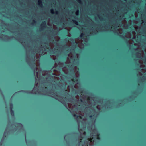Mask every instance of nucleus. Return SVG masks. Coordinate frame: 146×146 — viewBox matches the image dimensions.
<instances>
[{
    "label": "nucleus",
    "mask_w": 146,
    "mask_h": 146,
    "mask_svg": "<svg viewBox=\"0 0 146 146\" xmlns=\"http://www.w3.org/2000/svg\"><path fill=\"white\" fill-rule=\"evenodd\" d=\"M46 21H43L41 24V26L42 27V28H41V29H42L43 28L46 27Z\"/></svg>",
    "instance_id": "obj_1"
},
{
    "label": "nucleus",
    "mask_w": 146,
    "mask_h": 146,
    "mask_svg": "<svg viewBox=\"0 0 146 146\" xmlns=\"http://www.w3.org/2000/svg\"><path fill=\"white\" fill-rule=\"evenodd\" d=\"M38 5L40 7H42L43 6V4L41 0H39L38 1Z\"/></svg>",
    "instance_id": "obj_2"
},
{
    "label": "nucleus",
    "mask_w": 146,
    "mask_h": 146,
    "mask_svg": "<svg viewBox=\"0 0 146 146\" xmlns=\"http://www.w3.org/2000/svg\"><path fill=\"white\" fill-rule=\"evenodd\" d=\"M73 116L74 117H76L77 118H79L80 119H82V117L81 116H77L76 114H74L73 115Z\"/></svg>",
    "instance_id": "obj_3"
},
{
    "label": "nucleus",
    "mask_w": 146,
    "mask_h": 146,
    "mask_svg": "<svg viewBox=\"0 0 146 146\" xmlns=\"http://www.w3.org/2000/svg\"><path fill=\"white\" fill-rule=\"evenodd\" d=\"M13 104L12 103H10V110H13Z\"/></svg>",
    "instance_id": "obj_4"
},
{
    "label": "nucleus",
    "mask_w": 146,
    "mask_h": 146,
    "mask_svg": "<svg viewBox=\"0 0 146 146\" xmlns=\"http://www.w3.org/2000/svg\"><path fill=\"white\" fill-rule=\"evenodd\" d=\"M11 114L12 116H14V111L13 110H10Z\"/></svg>",
    "instance_id": "obj_5"
},
{
    "label": "nucleus",
    "mask_w": 146,
    "mask_h": 146,
    "mask_svg": "<svg viewBox=\"0 0 146 146\" xmlns=\"http://www.w3.org/2000/svg\"><path fill=\"white\" fill-rule=\"evenodd\" d=\"M73 22L76 25H78V21L75 20H73Z\"/></svg>",
    "instance_id": "obj_6"
},
{
    "label": "nucleus",
    "mask_w": 146,
    "mask_h": 146,
    "mask_svg": "<svg viewBox=\"0 0 146 146\" xmlns=\"http://www.w3.org/2000/svg\"><path fill=\"white\" fill-rule=\"evenodd\" d=\"M97 136V139L99 140H100V134H98L96 135Z\"/></svg>",
    "instance_id": "obj_7"
},
{
    "label": "nucleus",
    "mask_w": 146,
    "mask_h": 146,
    "mask_svg": "<svg viewBox=\"0 0 146 146\" xmlns=\"http://www.w3.org/2000/svg\"><path fill=\"white\" fill-rule=\"evenodd\" d=\"M84 34L83 33H82L80 36V38H83V37L84 36Z\"/></svg>",
    "instance_id": "obj_8"
},
{
    "label": "nucleus",
    "mask_w": 146,
    "mask_h": 146,
    "mask_svg": "<svg viewBox=\"0 0 146 146\" xmlns=\"http://www.w3.org/2000/svg\"><path fill=\"white\" fill-rule=\"evenodd\" d=\"M69 40L71 41H74V40L72 38H69Z\"/></svg>",
    "instance_id": "obj_9"
},
{
    "label": "nucleus",
    "mask_w": 146,
    "mask_h": 146,
    "mask_svg": "<svg viewBox=\"0 0 146 146\" xmlns=\"http://www.w3.org/2000/svg\"><path fill=\"white\" fill-rule=\"evenodd\" d=\"M36 23V21L35 20H33V23H32V24H35Z\"/></svg>",
    "instance_id": "obj_10"
},
{
    "label": "nucleus",
    "mask_w": 146,
    "mask_h": 146,
    "mask_svg": "<svg viewBox=\"0 0 146 146\" xmlns=\"http://www.w3.org/2000/svg\"><path fill=\"white\" fill-rule=\"evenodd\" d=\"M51 13L52 14L54 13V10L53 9H51Z\"/></svg>",
    "instance_id": "obj_11"
},
{
    "label": "nucleus",
    "mask_w": 146,
    "mask_h": 146,
    "mask_svg": "<svg viewBox=\"0 0 146 146\" xmlns=\"http://www.w3.org/2000/svg\"><path fill=\"white\" fill-rule=\"evenodd\" d=\"M79 14V11L77 10V11L76 12V14L77 15H78Z\"/></svg>",
    "instance_id": "obj_12"
},
{
    "label": "nucleus",
    "mask_w": 146,
    "mask_h": 146,
    "mask_svg": "<svg viewBox=\"0 0 146 146\" xmlns=\"http://www.w3.org/2000/svg\"><path fill=\"white\" fill-rule=\"evenodd\" d=\"M77 1L80 3H81V0H77Z\"/></svg>",
    "instance_id": "obj_13"
},
{
    "label": "nucleus",
    "mask_w": 146,
    "mask_h": 146,
    "mask_svg": "<svg viewBox=\"0 0 146 146\" xmlns=\"http://www.w3.org/2000/svg\"><path fill=\"white\" fill-rule=\"evenodd\" d=\"M32 61L33 62V65H34L35 64V60L34 59L32 60Z\"/></svg>",
    "instance_id": "obj_14"
},
{
    "label": "nucleus",
    "mask_w": 146,
    "mask_h": 146,
    "mask_svg": "<svg viewBox=\"0 0 146 146\" xmlns=\"http://www.w3.org/2000/svg\"><path fill=\"white\" fill-rule=\"evenodd\" d=\"M94 115H90L89 116V118H91L93 116H94Z\"/></svg>",
    "instance_id": "obj_15"
},
{
    "label": "nucleus",
    "mask_w": 146,
    "mask_h": 146,
    "mask_svg": "<svg viewBox=\"0 0 146 146\" xmlns=\"http://www.w3.org/2000/svg\"><path fill=\"white\" fill-rule=\"evenodd\" d=\"M137 54H138V55L140 56H141V53H137Z\"/></svg>",
    "instance_id": "obj_16"
},
{
    "label": "nucleus",
    "mask_w": 146,
    "mask_h": 146,
    "mask_svg": "<svg viewBox=\"0 0 146 146\" xmlns=\"http://www.w3.org/2000/svg\"><path fill=\"white\" fill-rule=\"evenodd\" d=\"M68 67H70V68H73V67L72 66H69L68 65Z\"/></svg>",
    "instance_id": "obj_17"
},
{
    "label": "nucleus",
    "mask_w": 146,
    "mask_h": 146,
    "mask_svg": "<svg viewBox=\"0 0 146 146\" xmlns=\"http://www.w3.org/2000/svg\"><path fill=\"white\" fill-rule=\"evenodd\" d=\"M56 14H58V11H56Z\"/></svg>",
    "instance_id": "obj_18"
},
{
    "label": "nucleus",
    "mask_w": 146,
    "mask_h": 146,
    "mask_svg": "<svg viewBox=\"0 0 146 146\" xmlns=\"http://www.w3.org/2000/svg\"><path fill=\"white\" fill-rule=\"evenodd\" d=\"M74 80H74V79H72V81H74Z\"/></svg>",
    "instance_id": "obj_19"
},
{
    "label": "nucleus",
    "mask_w": 146,
    "mask_h": 146,
    "mask_svg": "<svg viewBox=\"0 0 146 146\" xmlns=\"http://www.w3.org/2000/svg\"><path fill=\"white\" fill-rule=\"evenodd\" d=\"M80 101L81 102H83V101H82V99H80Z\"/></svg>",
    "instance_id": "obj_20"
},
{
    "label": "nucleus",
    "mask_w": 146,
    "mask_h": 146,
    "mask_svg": "<svg viewBox=\"0 0 146 146\" xmlns=\"http://www.w3.org/2000/svg\"><path fill=\"white\" fill-rule=\"evenodd\" d=\"M135 50H138V49L137 48H135Z\"/></svg>",
    "instance_id": "obj_21"
},
{
    "label": "nucleus",
    "mask_w": 146,
    "mask_h": 146,
    "mask_svg": "<svg viewBox=\"0 0 146 146\" xmlns=\"http://www.w3.org/2000/svg\"><path fill=\"white\" fill-rule=\"evenodd\" d=\"M92 139H93V138L91 139H90V140L91 141H92Z\"/></svg>",
    "instance_id": "obj_22"
},
{
    "label": "nucleus",
    "mask_w": 146,
    "mask_h": 146,
    "mask_svg": "<svg viewBox=\"0 0 146 146\" xmlns=\"http://www.w3.org/2000/svg\"><path fill=\"white\" fill-rule=\"evenodd\" d=\"M45 44H47L48 45V43H45Z\"/></svg>",
    "instance_id": "obj_23"
},
{
    "label": "nucleus",
    "mask_w": 146,
    "mask_h": 146,
    "mask_svg": "<svg viewBox=\"0 0 146 146\" xmlns=\"http://www.w3.org/2000/svg\"><path fill=\"white\" fill-rule=\"evenodd\" d=\"M132 16H133H133H134V15H132Z\"/></svg>",
    "instance_id": "obj_24"
},
{
    "label": "nucleus",
    "mask_w": 146,
    "mask_h": 146,
    "mask_svg": "<svg viewBox=\"0 0 146 146\" xmlns=\"http://www.w3.org/2000/svg\"><path fill=\"white\" fill-rule=\"evenodd\" d=\"M20 91V92H23V91Z\"/></svg>",
    "instance_id": "obj_25"
},
{
    "label": "nucleus",
    "mask_w": 146,
    "mask_h": 146,
    "mask_svg": "<svg viewBox=\"0 0 146 146\" xmlns=\"http://www.w3.org/2000/svg\"><path fill=\"white\" fill-rule=\"evenodd\" d=\"M117 25H118V23H117Z\"/></svg>",
    "instance_id": "obj_26"
},
{
    "label": "nucleus",
    "mask_w": 146,
    "mask_h": 146,
    "mask_svg": "<svg viewBox=\"0 0 146 146\" xmlns=\"http://www.w3.org/2000/svg\"><path fill=\"white\" fill-rule=\"evenodd\" d=\"M137 64L138 65H139V64Z\"/></svg>",
    "instance_id": "obj_27"
},
{
    "label": "nucleus",
    "mask_w": 146,
    "mask_h": 146,
    "mask_svg": "<svg viewBox=\"0 0 146 146\" xmlns=\"http://www.w3.org/2000/svg\"><path fill=\"white\" fill-rule=\"evenodd\" d=\"M65 46H67V45H66V44Z\"/></svg>",
    "instance_id": "obj_28"
},
{
    "label": "nucleus",
    "mask_w": 146,
    "mask_h": 146,
    "mask_svg": "<svg viewBox=\"0 0 146 146\" xmlns=\"http://www.w3.org/2000/svg\"><path fill=\"white\" fill-rule=\"evenodd\" d=\"M76 80V81H77V80Z\"/></svg>",
    "instance_id": "obj_29"
},
{
    "label": "nucleus",
    "mask_w": 146,
    "mask_h": 146,
    "mask_svg": "<svg viewBox=\"0 0 146 146\" xmlns=\"http://www.w3.org/2000/svg\"><path fill=\"white\" fill-rule=\"evenodd\" d=\"M66 91H67V90H66Z\"/></svg>",
    "instance_id": "obj_30"
},
{
    "label": "nucleus",
    "mask_w": 146,
    "mask_h": 146,
    "mask_svg": "<svg viewBox=\"0 0 146 146\" xmlns=\"http://www.w3.org/2000/svg\"><path fill=\"white\" fill-rule=\"evenodd\" d=\"M125 1H126V0H124Z\"/></svg>",
    "instance_id": "obj_31"
}]
</instances>
